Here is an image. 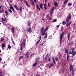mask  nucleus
<instances>
[{"label":"nucleus","mask_w":76,"mask_h":76,"mask_svg":"<svg viewBox=\"0 0 76 76\" xmlns=\"http://www.w3.org/2000/svg\"><path fill=\"white\" fill-rule=\"evenodd\" d=\"M71 19V16L70 15V14H68V16H67L66 20V23H67V24H66V26H68L69 25H70L71 23V22H69V20H70ZM68 22H69L68 23Z\"/></svg>","instance_id":"obj_1"},{"label":"nucleus","mask_w":76,"mask_h":76,"mask_svg":"<svg viewBox=\"0 0 76 76\" xmlns=\"http://www.w3.org/2000/svg\"><path fill=\"white\" fill-rule=\"evenodd\" d=\"M64 35V32H62L61 34H60V36H59V37H60V44L61 43L62 38H63V35Z\"/></svg>","instance_id":"obj_2"},{"label":"nucleus","mask_w":76,"mask_h":76,"mask_svg":"<svg viewBox=\"0 0 76 76\" xmlns=\"http://www.w3.org/2000/svg\"><path fill=\"white\" fill-rule=\"evenodd\" d=\"M41 35L42 36H44L45 33V31H44V28H41Z\"/></svg>","instance_id":"obj_3"},{"label":"nucleus","mask_w":76,"mask_h":76,"mask_svg":"<svg viewBox=\"0 0 76 76\" xmlns=\"http://www.w3.org/2000/svg\"><path fill=\"white\" fill-rule=\"evenodd\" d=\"M69 54H72V55H76V53L75 51H72V52L71 51L69 52Z\"/></svg>","instance_id":"obj_4"},{"label":"nucleus","mask_w":76,"mask_h":76,"mask_svg":"<svg viewBox=\"0 0 76 76\" xmlns=\"http://www.w3.org/2000/svg\"><path fill=\"white\" fill-rule=\"evenodd\" d=\"M16 9L18 10H20V12H22V9H23V8H22V6H20V7L19 8H17Z\"/></svg>","instance_id":"obj_5"},{"label":"nucleus","mask_w":76,"mask_h":76,"mask_svg":"<svg viewBox=\"0 0 76 76\" xmlns=\"http://www.w3.org/2000/svg\"><path fill=\"white\" fill-rule=\"evenodd\" d=\"M27 31H28L29 34H31L32 32V29L31 28H29Z\"/></svg>","instance_id":"obj_6"},{"label":"nucleus","mask_w":76,"mask_h":76,"mask_svg":"<svg viewBox=\"0 0 76 76\" xmlns=\"http://www.w3.org/2000/svg\"><path fill=\"white\" fill-rule=\"evenodd\" d=\"M39 57L36 58V59L35 62H36L37 63L39 62Z\"/></svg>","instance_id":"obj_7"},{"label":"nucleus","mask_w":76,"mask_h":76,"mask_svg":"<svg viewBox=\"0 0 76 76\" xmlns=\"http://www.w3.org/2000/svg\"><path fill=\"white\" fill-rule=\"evenodd\" d=\"M10 9H12V10L13 11V12L15 13V10H14V8H13V6H11L10 7Z\"/></svg>","instance_id":"obj_8"},{"label":"nucleus","mask_w":76,"mask_h":76,"mask_svg":"<svg viewBox=\"0 0 76 76\" xmlns=\"http://www.w3.org/2000/svg\"><path fill=\"white\" fill-rule=\"evenodd\" d=\"M43 5H44V4H39V7L40 8V9H43V8L42 7V6H43Z\"/></svg>","instance_id":"obj_9"},{"label":"nucleus","mask_w":76,"mask_h":76,"mask_svg":"<svg viewBox=\"0 0 76 76\" xmlns=\"http://www.w3.org/2000/svg\"><path fill=\"white\" fill-rule=\"evenodd\" d=\"M67 38H68V39L69 41L70 40V33L69 32L68 34H67Z\"/></svg>","instance_id":"obj_10"},{"label":"nucleus","mask_w":76,"mask_h":76,"mask_svg":"<svg viewBox=\"0 0 76 76\" xmlns=\"http://www.w3.org/2000/svg\"><path fill=\"white\" fill-rule=\"evenodd\" d=\"M11 40H12V43L13 44H15V46H16V44H15V42H14V41H13V40L12 37H11Z\"/></svg>","instance_id":"obj_11"},{"label":"nucleus","mask_w":76,"mask_h":76,"mask_svg":"<svg viewBox=\"0 0 76 76\" xmlns=\"http://www.w3.org/2000/svg\"><path fill=\"white\" fill-rule=\"evenodd\" d=\"M30 0L31 1V4H32L33 6H35V4H34V1H33L32 0Z\"/></svg>","instance_id":"obj_12"},{"label":"nucleus","mask_w":76,"mask_h":76,"mask_svg":"<svg viewBox=\"0 0 76 76\" xmlns=\"http://www.w3.org/2000/svg\"><path fill=\"white\" fill-rule=\"evenodd\" d=\"M54 4L56 7H57V6H58V3L56 2H55L54 3Z\"/></svg>","instance_id":"obj_13"},{"label":"nucleus","mask_w":76,"mask_h":76,"mask_svg":"<svg viewBox=\"0 0 76 76\" xmlns=\"http://www.w3.org/2000/svg\"><path fill=\"white\" fill-rule=\"evenodd\" d=\"M45 35L44 37V39H45L46 38H47V33L46 32L45 34Z\"/></svg>","instance_id":"obj_14"},{"label":"nucleus","mask_w":76,"mask_h":76,"mask_svg":"<svg viewBox=\"0 0 76 76\" xmlns=\"http://www.w3.org/2000/svg\"><path fill=\"white\" fill-rule=\"evenodd\" d=\"M36 7H37V9L38 10H39V11L40 10V8H39V6H38V5H37Z\"/></svg>","instance_id":"obj_15"},{"label":"nucleus","mask_w":76,"mask_h":76,"mask_svg":"<svg viewBox=\"0 0 76 76\" xmlns=\"http://www.w3.org/2000/svg\"><path fill=\"white\" fill-rule=\"evenodd\" d=\"M37 64V62H35V63L33 64V67H35V66H36Z\"/></svg>","instance_id":"obj_16"},{"label":"nucleus","mask_w":76,"mask_h":76,"mask_svg":"<svg viewBox=\"0 0 76 76\" xmlns=\"http://www.w3.org/2000/svg\"><path fill=\"white\" fill-rule=\"evenodd\" d=\"M44 9L45 10H47V7L46 6V4H44Z\"/></svg>","instance_id":"obj_17"},{"label":"nucleus","mask_w":76,"mask_h":76,"mask_svg":"<svg viewBox=\"0 0 76 76\" xmlns=\"http://www.w3.org/2000/svg\"><path fill=\"white\" fill-rule=\"evenodd\" d=\"M21 47L20 50L22 51L23 49V46H22V45H23L22 43H21Z\"/></svg>","instance_id":"obj_18"},{"label":"nucleus","mask_w":76,"mask_h":76,"mask_svg":"<svg viewBox=\"0 0 76 76\" xmlns=\"http://www.w3.org/2000/svg\"><path fill=\"white\" fill-rule=\"evenodd\" d=\"M67 2H68L67 0H65L64 1V4H66V3H67Z\"/></svg>","instance_id":"obj_19"},{"label":"nucleus","mask_w":76,"mask_h":76,"mask_svg":"<svg viewBox=\"0 0 76 76\" xmlns=\"http://www.w3.org/2000/svg\"><path fill=\"white\" fill-rule=\"evenodd\" d=\"M25 2L26 5H27V6H28V7H30V6L28 4V3H27V2L26 1H25Z\"/></svg>","instance_id":"obj_20"},{"label":"nucleus","mask_w":76,"mask_h":76,"mask_svg":"<svg viewBox=\"0 0 76 76\" xmlns=\"http://www.w3.org/2000/svg\"><path fill=\"white\" fill-rule=\"evenodd\" d=\"M74 72H75V71L72 70V74L73 75H74V74H75V73H74Z\"/></svg>","instance_id":"obj_21"},{"label":"nucleus","mask_w":76,"mask_h":76,"mask_svg":"<svg viewBox=\"0 0 76 76\" xmlns=\"http://www.w3.org/2000/svg\"><path fill=\"white\" fill-rule=\"evenodd\" d=\"M68 6H72V4L71 3H69L67 4Z\"/></svg>","instance_id":"obj_22"},{"label":"nucleus","mask_w":76,"mask_h":76,"mask_svg":"<svg viewBox=\"0 0 76 76\" xmlns=\"http://www.w3.org/2000/svg\"><path fill=\"white\" fill-rule=\"evenodd\" d=\"M5 13L7 16V15H9V13H8V12H7V11H5Z\"/></svg>","instance_id":"obj_23"},{"label":"nucleus","mask_w":76,"mask_h":76,"mask_svg":"<svg viewBox=\"0 0 76 76\" xmlns=\"http://www.w3.org/2000/svg\"><path fill=\"white\" fill-rule=\"evenodd\" d=\"M5 47V45L3 43L2 45V48H4Z\"/></svg>","instance_id":"obj_24"},{"label":"nucleus","mask_w":76,"mask_h":76,"mask_svg":"<svg viewBox=\"0 0 76 76\" xmlns=\"http://www.w3.org/2000/svg\"><path fill=\"white\" fill-rule=\"evenodd\" d=\"M25 58L26 59H29V57L28 56H26L25 57Z\"/></svg>","instance_id":"obj_25"},{"label":"nucleus","mask_w":76,"mask_h":76,"mask_svg":"<svg viewBox=\"0 0 76 76\" xmlns=\"http://www.w3.org/2000/svg\"><path fill=\"white\" fill-rule=\"evenodd\" d=\"M14 30L15 29H14V28H12V31L13 33H14V31H15Z\"/></svg>","instance_id":"obj_26"},{"label":"nucleus","mask_w":76,"mask_h":76,"mask_svg":"<svg viewBox=\"0 0 76 76\" xmlns=\"http://www.w3.org/2000/svg\"><path fill=\"white\" fill-rule=\"evenodd\" d=\"M69 53H68L67 55V60H69Z\"/></svg>","instance_id":"obj_27"},{"label":"nucleus","mask_w":76,"mask_h":76,"mask_svg":"<svg viewBox=\"0 0 76 76\" xmlns=\"http://www.w3.org/2000/svg\"><path fill=\"white\" fill-rule=\"evenodd\" d=\"M69 69H73V65H70Z\"/></svg>","instance_id":"obj_28"},{"label":"nucleus","mask_w":76,"mask_h":76,"mask_svg":"<svg viewBox=\"0 0 76 76\" xmlns=\"http://www.w3.org/2000/svg\"><path fill=\"white\" fill-rule=\"evenodd\" d=\"M54 7H53L50 10V11H53L54 10Z\"/></svg>","instance_id":"obj_29"},{"label":"nucleus","mask_w":76,"mask_h":76,"mask_svg":"<svg viewBox=\"0 0 76 76\" xmlns=\"http://www.w3.org/2000/svg\"><path fill=\"white\" fill-rule=\"evenodd\" d=\"M57 22V19H55L52 21V22Z\"/></svg>","instance_id":"obj_30"},{"label":"nucleus","mask_w":76,"mask_h":76,"mask_svg":"<svg viewBox=\"0 0 76 76\" xmlns=\"http://www.w3.org/2000/svg\"><path fill=\"white\" fill-rule=\"evenodd\" d=\"M40 41V40H38L37 42H36V45H37V44H39V42Z\"/></svg>","instance_id":"obj_31"},{"label":"nucleus","mask_w":76,"mask_h":76,"mask_svg":"<svg viewBox=\"0 0 76 76\" xmlns=\"http://www.w3.org/2000/svg\"><path fill=\"white\" fill-rule=\"evenodd\" d=\"M0 76H4L2 74V72H0Z\"/></svg>","instance_id":"obj_32"},{"label":"nucleus","mask_w":76,"mask_h":76,"mask_svg":"<svg viewBox=\"0 0 76 76\" xmlns=\"http://www.w3.org/2000/svg\"><path fill=\"white\" fill-rule=\"evenodd\" d=\"M48 27H47L44 30V31H46L47 30H48Z\"/></svg>","instance_id":"obj_33"},{"label":"nucleus","mask_w":76,"mask_h":76,"mask_svg":"<svg viewBox=\"0 0 76 76\" xmlns=\"http://www.w3.org/2000/svg\"><path fill=\"white\" fill-rule=\"evenodd\" d=\"M29 52H27L26 54V56H29Z\"/></svg>","instance_id":"obj_34"},{"label":"nucleus","mask_w":76,"mask_h":76,"mask_svg":"<svg viewBox=\"0 0 76 76\" xmlns=\"http://www.w3.org/2000/svg\"><path fill=\"white\" fill-rule=\"evenodd\" d=\"M66 22L65 21H63L62 22V24L63 25H66Z\"/></svg>","instance_id":"obj_35"},{"label":"nucleus","mask_w":76,"mask_h":76,"mask_svg":"<svg viewBox=\"0 0 76 76\" xmlns=\"http://www.w3.org/2000/svg\"><path fill=\"white\" fill-rule=\"evenodd\" d=\"M30 24H31V23H30L29 21H28V26H30Z\"/></svg>","instance_id":"obj_36"},{"label":"nucleus","mask_w":76,"mask_h":76,"mask_svg":"<svg viewBox=\"0 0 76 76\" xmlns=\"http://www.w3.org/2000/svg\"><path fill=\"white\" fill-rule=\"evenodd\" d=\"M1 20H2V21H3L4 22H5V21H6V20H5L3 18H2Z\"/></svg>","instance_id":"obj_37"},{"label":"nucleus","mask_w":76,"mask_h":76,"mask_svg":"<svg viewBox=\"0 0 76 76\" xmlns=\"http://www.w3.org/2000/svg\"><path fill=\"white\" fill-rule=\"evenodd\" d=\"M8 11L10 13H12V10H10V9H8Z\"/></svg>","instance_id":"obj_38"},{"label":"nucleus","mask_w":76,"mask_h":76,"mask_svg":"<svg viewBox=\"0 0 76 76\" xmlns=\"http://www.w3.org/2000/svg\"><path fill=\"white\" fill-rule=\"evenodd\" d=\"M4 13V12L2 10H1L0 11V13Z\"/></svg>","instance_id":"obj_39"},{"label":"nucleus","mask_w":76,"mask_h":76,"mask_svg":"<svg viewBox=\"0 0 76 76\" xmlns=\"http://www.w3.org/2000/svg\"><path fill=\"white\" fill-rule=\"evenodd\" d=\"M23 58V56H21L20 57L19 60H20V59H22Z\"/></svg>","instance_id":"obj_40"},{"label":"nucleus","mask_w":76,"mask_h":76,"mask_svg":"<svg viewBox=\"0 0 76 76\" xmlns=\"http://www.w3.org/2000/svg\"><path fill=\"white\" fill-rule=\"evenodd\" d=\"M4 40V39L3 37H2L1 38V39L0 41L1 42L3 41Z\"/></svg>","instance_id":"obj_41"},{"label":"nucleus","mask_w":76,"mask_h":76,"mask_svg":"<svg viewBox=\"0 0 76 76\" xmlns=\"http://www.w3.org/2000/svg\"><path fill=\"white\" fill-rule=\"evenodd\" d=\"M71 50H72V51H75V48H71Z\"/></svg>","instance_id":"obj_42"},{"label":"nucleus","mask_w":76,"mask_h":76,"mask_svg":"<svg viewBox=\"0 0 76 76\" xmlns=\"http://www.w3.org/2000/svg\"><path fill=\"white\" fill-rule=\"evenodd\" d=\"M8 48L9 49H10L11 48V46L10 45L8 46Z\"/></svg>","instance_id":"obj_43"},{"label":"nucleus","mask_w":76,"mask_h":76,"mask_svg":"<svg viewBox=\"0 0 76 76\" xmlns=\"http://www.w3.org/2000/svg\"><path fill=\"white\" fill-rule=\"evenodd\" d=\"M53 11H50V15H52V14H53Z\"/></svg>","instance_id":"obj_44"},{"label":"nucleus","mask_w":76,"mask_h":76,"mask_svg":"<svg viewBox=\"0 0 76 76\" xmlns=\"http://www.w3.org/2000/svg\"><path fill=\"white\" fill-rule=\"evenodd\" d=\"M23 42H24V45H25V40H24Z\"/></svg>","instance_id":"obj_45"},{"label":"nucleus","mask_w":76,"mask_h":76,"mask_svg":"<svg viewBox=\"0 0 76 76\" xmlns=\"http://www.w3.org/2000/svg\"><path fill=\"white\" fill-rule=\"evenodd\" d=\"M55 59H56V61H58V58H56Z\"/></svg>","instance_id":"obj_46"},{"label":"nucleus","mask_w":76,"mask_h":76,"mask_svg":"<svg viewBox=\"0 0 76 76\" xmlns=\"http://www.w3.org/2000/svg\"><path fill=\"white\" fill-rule=\"evenodd\" d=\"M53 63L54 64H56V61H55V60L53 61Z\"/></svg>","instance_id":"obj_47"},{"label":"nucleus","mask_w":76,"mask_h":76,"mask_svg":"<svg viewBox=\"0 0 76 76\" xmlns=\"http://www.w3.org/2000/svg\"><path fill=\"white\" fill-rule=\"evenodd\" d=\"M48 61H50H50H51V60L50 59V58H48Z\"/></svg>","instance_id":"obj_48"},{"label":"nucleus","mask_w":76,"mask_h":76,"mask_svg":"<svg viewBox=\"0 0 76 76\" xmlns=\"http://www.w3.org/2000/svg\"><path fill=\"white\" fill-rule=\"evenodd\" d=\"M39 40H41V36H39Z\"/></svg>","instance_id":"obj_49"},{"label":"nucleus","mask_w":76,"mask_h":76,"mask_svg":"<svg viewBox=\"0 0 76 76\" xmlns=\"http://www.w3.org/2000/svg\"><path fill=\"white\" fill-rule=\"evenodd\" d=\"M14 6V7L15 8H16V9L17 8V5H15Z\"/></svg>","instance_id":"obj_50"},{"label":"nucleus","mask_w":76,"mask_h":76,"mask_svg":"<svg viewBox=\"0 0 76 76\" xmlns=\"http://www.w3.org/2000/svg\"><path fill=\"white\" fill-rule=\"evenodd\" d=\"M1 22H2V23H3V25H6L5 24H4V22H3V21H1Z\"/></svg>","instance_id":"obj_51"},{"label":"nucleus","mask_w":76,"mask_h":76,"mask_svg":"<svg viewBox=\"0 0 76 76\" xmlns=\"http://www.w3.org/2000/svg\"><path fill=\"white\" fill-rule=\"evenodd\" d=\"M47 58V56H46L45 58H44V60H46Z\"/></svg>","instance_id":"obj_52"},{"label":"nucleus","mask_w":76,"mask_h":76,"mask_svg":"<svg viewBox=\"0 0 76 76\" xmlns=\"http://www.w3.org/2000/svg\"><path fill=\"white\" fill-rule=\"evenodd\" d=\"M53 66V64H51L50 65V66H49V68H50V67H51V66Z\"/></svg>","instance_id":"obj_53"},{"label":"nucleus","mask_w":76,"mask_h":76,"mask_svg":"<svg viewBox=\"0 0 76 76\" xmlns=\"http://www.w3.org/2000/svg\"><path fill=\"white\" fill-rule=\"evenodd\" d=\"M65 53H68V50H65Z\"/></svg>","instance_id":"obj_54"},{"label":"nucleus","mask_w":76,"mask_h":76,"mask_svg":"<svg viewBox=\"0 0 76 76\" xmlns=\"http://www.w3.org/2000/svg\"><path fill=\"white\" fill-rule=\"evenodd\" d=\"M61 31H63V28L62 26H61Z\"/></svg>","instance_id":"obj_55"},{"label":"nucleus","mask_w":76,"mask_h":76,"mask_svg":"<svg viewBox=\"0 0 76 76\" xmlns=\"http://www.w3.org/2000/svg\"><path fill=\"white\" fill-rule=\"evenodd\" d=\"M48 19H49V20H51L52 19V18H48Z\"/></svg>","instance_id":"obj_56"},{"label":"nucleus","mask_w":76,"mask_h":76,"mask_svg":"<svg viewBox=\"0 0 76 76\" xmlns=\"http://www.w3.org/2000/svg\"><path fill=\"white\" fill-rule=\"evenodd\" d=\"M52 59H53V61H54V60H54V57H53L52 58Z\"/></svg>","instance_id":"obj_57"},{"label":"nucleus","mask_w":76,"mask_h":76,"mask_svg":"<svg viewBox=\"0 0 76 76\" xmlns=\"http://www.w3.org/2000/svg\"><path fill=\"white\" fill-rule=\"evenodd\" d=\"M34 53H33L31 54V56H34Z\"/></svg>","instance_id":"obj_58"},{"label":"nucleus","mask_w":76,"mask_h":76,"mask_svg":"<svg viewBox=\"0 0 76 76\" xmlns=\"http://www.w3.org/2000/svg\"><path fill=\"white\" fill-rule=\"evenodd\" d=\"M70 69L69 72H71V71H72V69L70 68V69Z\"/></svg>","instance_id":"obj_59"},{"label":"nucleus","mask_w":76,"mask_h":76,"mask_svg":"<svg viewBox=\"0 0 76 76\" xmlns=\"http://www.w3.org/2000/svg\"><path fill=\"white\" fill-rule=\"evenodd\" d=\"M34 2H37V0H33Z\"/></svg>","instance_id":"obj_60"},{"label":"nucleus","mask_w":76,"mask_h":76,"mask_svg":"<svg viewBox=\"0 0 76 76\" xmlns=\"http://www.w3.org/2000/svg\"><path fill=\"white\" fill-rule=\"evenodd\" d=\"M10 1L11 3H12V0H10Z\"/></svg>","instance_id":"obj_61"},{"label":"nucleus","mask_w":76,"mask_h":76,"mask_svg":"<svg viewBox=\"0 0 76 76\" xmlns=\"http://www.w3.org/2000/svg\"><path fill=\"white\" fill-rule=\"evenodd\" d=\"M56 27H57V28H58V27H59V25L57 26Z\"/></svg>","instance_id":"obj_62"},{"label":"nucleus","mask_w":76,"mask_h":76,"mask_svg":"<svg viewBox=\"0 0 76 76\" xmlns=\"http://www.w3.org/2000/svg\"><path fill=\"white\" fill-rule=\"evenodd\" d=\"M48 15H46V17H47V18H48Z\"/></svg>","instance_id":"obj_63"},{"label":"nucleus","mask_w":76,"mask_h":76,"mask_svg":"<svg viewBox=\"0 0 76 76\" xmlns=\"http://www.w3.org/2000/svg\"><path fill=\"white\" fill-rule=\"evenodd\" d=\"M75 55H72V56H71L72 57H73Z\"/></svg>","instance_id":"obj_64"}]
</instances>
